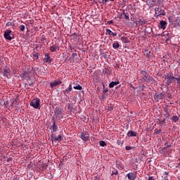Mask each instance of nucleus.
Instances as JSON below:
<instances>
[{"instance_id": "1", "label": "nucleus", "mask_w": 180, "mask_h": 180, "mask_svg": "<svg viewBox=\"0 0 180 180\" xmlns=\"http://www.w3.org/2000/svg\"><path fill=\"white\" fill-rule=\"evenodd\" d=\"M163 77H165V79H166V83H165L166 88H169V85L175 82V77L173 75L172 73H167V75H165Z\"/></svg>"}, {"instance_id": "2", "label": "nucleus", "mask_w": 180, "mask_h": 180, "mask_svg": "<svg viewBox=\"0 0 180 180\" xmlns=\"http://www.w3.org/2000/svg\"><path fill=\"white\" fill-rule=\"evenodd\" d=\"M30 105L34 108V109H39L40 108V100L39 98H34L30 101Z\"/></svg>"}, {"instance_id": "3", "label": "nucleus", "mask_w": 180, "mask_h": 180, "mask_svg": "<svg viewBox=\"0 0 180 180\" xmlns=\"http://www.w3.org/2000/svg\"><path fill=\"white\" fill-rule=\"evenodd\" d=\"M55 116L58 120H61L64 117L63 116V109L61 108L55 109Z\"/></svg>"}, {"instance_id": "4", "label": "nucleus", "mask_w": 180, "mask_h": 180, "mask_svg": "<svg viewBox=\"0 0 180 180\" xmlns=\"http://www.w3.org/2000/svg\"><path fill=\"white\" fill-rule=\"evenodd\" d=\"M4 37L5 39H6V40H12V39H13V37H15V35L13 34H12V31L11 30H6L4 32Z\"/></svg>"}, {"instance_id": "5", "label": "nucleus", "mask_w": 180, "mask_h": 180, "mask_svg": "<svg viewBox=\"0 0 180 180\" xmlns=\"http://www.w3.org/2000/svg\"><path fill=\"white\" fill-rule=\"evenodd\" d=\"M141 75L145 82H148V73L146 70H141Z\"/></svg>"}, {"instance_id": "6", "label": "nucleus", "mask_w": 180, "mask_h": 180, "mask_svg": "<svg viewBox=\"0 0 180 180\" xmlns=\"http://www.w3.org/2000/svg\"><path fill=\"white\" fill-rule=\"evenodd\" d=\"M155 14L158 15V16H165V12L160 8H155Z\"/></svg>"}, {"instance_id": "7", "label": "nucleus", "mask_w": 180, "mask_h": 180, "mask_svg": "<svg viewBox=\"0 0 180 180\" xmlns=\"http://www.w3.org/2000/svg\"><path fill=\"white\" fill-rule=\"evenodd\" d=\"M128 179L129 180H134L137 178V172H129L127 174Z\"/></svg>"}, {"instance_id": "8", "label": "nucleus", "mask_w": 180, "mask_h": 180, "mask_svg": "<svg viewBox=\"0 0 180 180\" xmlns=\"http://www.w3.org/2000/svg\"><path fill=\"white\" fill-rule=\"evenodd\" d=\"M81 139L83 141H88L89 140V134L86 132H82L81 134Z\"/></svg>"}, {"instance_id": "9", "label": "nucleus", "mask_w": 180, "mask_h": 180, "mask_svg": "<svg viewBox=\"0 0 180 180\" xmlns=\"http://www.w3.org/2000/svg\"><path fill=\"white\" fill-rule=\"evenodd\" d=\"M51 137L52 139V141H61V140H63V136H61V134L56 136V135L53 134L52 135H51Z\"/></svg>"}, {"instance_id": "10", "label": "nucleus", "mask_w": 180, "mask_h": 180, "mask_svg": "<svg viewBox=\"0 0 180 180\" xmlns=\"http://www.w3.org/2000/svg\"><path fill=\"white\" fill-rule=\"evenodd\" d=\"M49 50L51 51V53H55V51H57V50H60V46H58V44H55L49 48Z\"/></svg>"}, {"instance_id": "11", "label": "nucleus", "mask_w": 180, "mask_h": 180, "mask_svg": "<svg viewBox=\"0 0 180 180\" xmlns=\"http://www.w3.org/2000/svg\"><path fill=\"white\" fill-rule=\"evenodd\" d=\"M51 61H53V60L50 57V55L49 53H46L45 57L44 58V62L49 63V64H50V63H51Z\"/></svg>"}, {"instance_id": "12", "label": "nucleus", "mask_w": 180, "mask_h": 180, "mask_svg": "<svg viewBox=\"0 0 180 180\" xmlns=\"http://www.w3.org/2000/svg\"><path fill=\"white\" fill-rule=\"evenodd\" d=\"M71 91H72V84H70L69 86L63 91V94L65 95V96H67V95L70 94Z\"/></svg>"}, {"instance_id": "13", "label": "nucleus", "mask_w": 180, "mask_h": 180, "mask_svg": "<svg viewBox=\"0 0 180 180\" xmlns=\"http://www.w3.org/2000/svg\"><path fill=\"white\" fill-rule=\"evenodd\" d=\"M160 29H162L163 30H165L167 29V21L165 20H161L159 25Z\"/></svg>"}, {"instance_id": "14", "label": "nucleus", "mask_w": 180, "mask_h": 180, "mask_svg": "<svg viewBox=\"0 0 180 180\" xmlns=\"http://www.w3.org/2000/svg\"><path fill=\"white\" fill-rule=\"evenodd\" d=\"M164 98V94L162 93L158 94L154 96V99L156 102H160V99Z\"/></svg>"}, {"instance_id": "15", "label": "nucleus", "mask_w": 180, "mask_h": 180, "mask_svg": "<svg viewBox=\"0 0 180 180\" xmlns=\"http://www.w3.org/2000/svg\"><path fill=\"white\" fill-rule=\"evenodd\" d=\"M171 146H172V143L170 142H165V146L161 149L162 153H164V151L166 150L167 148H169V147H171Z\"/></svg>"}, {"instance_id": "16", "label": "nucleus", "mask_w": 180, "mask_h": 180, "mask_svg": "<svg viewBox=\"0 0 180 180\" xmlns=\"http://www.w3.org/2000/svg\"><path fill=\"white\" fill-rule=\"evenodd\" d=\"M105 34H109L110 36H113V37L117 36V33L112 32L109 29H106V33Z\"/></svg>"}, {"instance_id": "17", "label": "nucleus", "mask_w": 180, "mask_h": 180, "mask_svg": "<svg viewBox=\"0 0 180 180\" xmlns=\"http://www.w3.org/2000/svg\"><path fill=\"white\" fill-rule=\"evenodd\" d=\"M60 84H62V82L60 80H57L53 82V83L50 84V86L51 88H54V86H57L58 85H60Z\"/></svg>"}, {"instance_id": "18", "label": "nucleus", "mask_w": 180, "mask_h": 180, "mask_svg": "<svg viewBox=\"0 0 180 180\" xmlns=\"http://www.w3.org/2000/svg\"><path fill=\"white\" fill-rule=\"evenodd\" d=\"M128 137H136L137 136V132L134 131H129L127 133Z\"/></svg>"}, {"instance_id": "19", "label": "nucleus", "mask_w": 180, "mask_h": 180, "mask_svg": "<svg viewBox=\"0 0 180 180\" xmlns=\"http://www.w3.org/2000/svg\"><path fill=\"white\" fill-rule=\"evenodd\" d=\"M116 85H119V81L117 79L115 82H111L109 84V88H114Z\"/></svg>"}, {"instance_id": "20", "label": "nucleus", "mask_w": 180, "mask_h": 180, "mask_svg": "<svg viewBox=\"0 0 180 180\" xmlns=\"http://www.w3.org/2000/svg\"><path fill=\"white\" fill-rule=\"evenodd\" d=\"M143 53L145 56H146L148 58H150L151 57V56H153V53L151 52V51H148L147 49H145Z\"/></svg>"}, {"instance_id": "21", "label": "nucleus", "mask_w": 180, "mask_h": 180, "mask_svg": "<svg viewBox=\"0 0 180 180\" xmlns=\"http://www.w3.org/2000/svg\"><path fill=\"white\" fill-rule=\"evenodd\" d=\"M103 72L107 75H110V74H112V72H110V70L108 68H105L103 70Z\"/></svg>"}, {"instance_id": "22", "label": "nucleus", "mask_w": 180, "mask_h": 180, "mask_svg": "<svg viewBox=\"0 0 180 180\" xmlns=\"http://www.w3.org/2000/svg\"><path fill=\"white\" fill-rule=\"evenodd\" d=\"M57 130H58V127L57 126V124H56V122H53V126H52V131L53 133H56Z\"/></svg>"}, {"instance_id": "23", "label": "nucleus", "mask_w": 180, "mask_h": 180, "mask_svg": "<svg viewBox=\"0 0 180 180\" xmlns=\"http://www.w3.org/2000/svg\"><path fill=\"white\" fill-rule=\"evenodd\" d=\"M122 15L124 16L126 20H130V17H129V13H126L124 10L122 11Z\"/></svg>"}, {"instance_id": "24", "label": "nucleus", "mask_w": 180, "mask_h": 180, "mask_svg": "<svg viewBox=\"0 0 180 180\" xmlns=\"http://www.w3.org/2000/svg\"><path fill=\"white\" fill-rule=\"evenodd\" d=\"M147 20H141V19H139V20H138V22L139 23V25H141V26H143V25H147Z\"/></svg>"}, {"instance_id": "25", "label": "nucleus", "mask_w": 180, "mask_h": 180, "mask_svg": "<svg viewBox=\"0 0 180 180\" xmlns=\"http://www.w3.org/2000/svg\"><path fill=\"white\" fill-rule=\"evenodd\" d=\"M112 47H113V49H119V47H120V45L119 44L118 42H115L112 44Z\"/></svg>"}, {"instance_id": "26", "label": "nucleus", "mask_w": 180, "mask_h": 180, "mask_svg": "<svg viewBox=\"0 0 180 180\" xmlns=\"http://www.w3.org/2000/svg\"><path fill=\"white\" fill-rule=\"evenodd\" d=\"M32 56L34 58V60H39V53H32Z\"/></svg>"}, {"instance_id": "27", "label": "nucleus", "mask_w": 180, "mask_h": 180, "mask_svg": "<svg viewBox=\"0 0 180 180\" xmlns=\"http://www.w3.org/2000/svg\"><path fill=\"white\" fill-rule=\"evenodd\" d=\"M172 119L174 122V123H176V122L179 120V117H178V116L176 115H174Z\"/></svg>"}, {"instance_id": "28", "label": "nucleus", "mask_w": 180, "mask_h": 180, "mask_svg": "<svg viewBox=\"0 0 180 180\" xmlns=\"http://www.w3.org/2000/svg\"><path fill=\"white\" fill-rule=\"evenodd\" d=\"M99 145L101 147H105V146H107V143H106V142H105V141H99Z\"/></svg>"}, {"instance_id": "29", "label": "nucleus", "mask_w": 180, "mask_h": 180, "mask_svg": "<svg viewBox=\"0 0 180 180\" xmlns=\"http://www.w3.org/2000/svg\"><path fill=\"white\" fill-rule=\"evenodd\" d=\"M74 89H77V91H81V89H82V86L79 84H78L77 86H75L73 87Z\"/></svg>"}, {"instance_id": "30", "label": "nucleus", "mask_w": 180, "mask_h": 180, "mask_svg": "<svg viewBox=\"0 0 180 180\" xmlns=\"http://www.w3.org/2000/svg\"><path fill=\"white\" fill-rule=\"evenodd\" d=\"M4 76L5 77H8L9 76V70H8V69H6V70H4Z\"/></svg>"}, {"instance_id": "31", "label": "nucleus", "mask_w": 180, "mask_h": 180, "mask_svg": "<svg viewBox=\"0 0 180 180\" xmlns=\"http://www.w3.org/2000/svg\"><path fill=\"white\" fill-rule=\"evenodd\" d=\"M19 29L21 32H25V27L23 25H20Z\"/></svg>"}, {"instance_id": "32", "label": "nucleus", "mask_w": 180, "mask_h": 180, "mask_svg": "<svg viewBox=\"0 0 180 180\" xmlns=\"http://www.w3.org/2000/svg\"><path fill=\"white\" fill-rule=\"evenodd\" d=\"M103 94H106L109 91L108 88H105V84H103Z\"/></svg>"}, {"instance_id": "33", "label": "nucleus", "mask_w": 180, "mask_h": 180, "mask_svg": "<svg viewBox=\"0 0 180 180\" xmlns=\"http://www.w3.org/2000/svg\"><path fill=\"white\" fill-rule=\"evenodd\" d=\"M119 174V172L117 171V169H114L112 172V175H117Z\"/></svg>"}, {"instance_id": "34", "label": "nucleus", "mask_w": 180, "mask_h": 180, "mask_svg": "<svg viewBox=\"0 0 180 180\" xmlns=\"http://www.w3.org/2000/svg\"><path fill=\"white\" fill-rule=\"evenodd\" d=\"M117 144L118 146H122V145L123 144V141H122V140H120V139H118V140L117 141Z\"/></svg>"}, {"instance_id": "35", "label": "nucleus", "mask_w": 180, "mask_h": 180, "mask_svg": "<svg viewBox=\"0 0 180 180\" xmlns=\"http://www.w3.org/2000/svg\"><path fill=\"white\" fill-rule=\"evenodd\" d=\"M175 81H177V84L179 85L180 86V76L175 77Z\"/></svg>"}, {"instance_id": "36", "label": "nucleus", "mask_w": 180, "mask_h": 180, "mask_svg": "<svg viewBox=\"0 0 180 180\" xmlns=\"http://www.w3.org/2000/svg\"><path fill=\"white\" fill-rule=\"evenodd\" d=\"M167 98H168L169 99H172V95L170 93H167Z\"/></svg>"}, {"instance_id": "37", "label": "nucleus", "mask_w": 180, "mask_h": 180, "mask_svg": "<svg viewBox=\"0 0 180 180\" xmlns=\"http://www.w3.org/2000/svg\"><path fill=\"white\" fill-rule=\"evenodd\" d=\"M176 165V168L180 167V158L179 159V160H177V162Z\"/></svg>"}, {"instance_id": "38", "label": "nucleus", "mask_w": 180, "mask_h": 180, "mask_svg": "<svg viewBox=\"0 0 180 180\" xmlns=\"http://www.w3.org/2000/svg\"><path fill=\"white\" fill-rule=\"evenodd\" d=\"M121 39H122V40L123 41H124L125 43H127V37H122Z\"/></svg>"}, {"instance_id": "39", "label": "nucleus", "mask_w": 180, "mask_h": 180, "mask_svg": "<svg viewBox=\"0 0 180 180\" xmlns=\"http://www.w3.org/2000/svg\"><path fill=\"white\" fill-rule=\"evenodd\" d=\"M133 148L131 146H126L125 147V150H127V151H130V150H131Z\"/></svg>"}, {"instance_id": "40", "label": "nucleus", "mask_w": 180, "mask_h": 180, "mask_svg": "<svg viewBox=\"0 0 180 180\" xmlns=\"http://www.w3.org/2000/svg\"><path fill=\"white\" fill-rule=\"evenodd\" d=\"M107 25H113V20L107 22Z\"/></svg>"}, {"instance_id": "41", "label": "nucleus", "mask_w": 180, "mask_h": 180, "mask_svg": "<svg viewBox=\"0 0 180 180\" xmlns=\"http://www.w3.org/2000/svg\"><path fill=\"white\" fill-rule=\"evenodd\" d=\"M153 79H154V78H153V77H150V75H148V81H153Z\"/></svg>"}, {"instance_id": "42", "label": "nucleus", "mask_w": 180, "mask_h": 180, "mask_svg": "<svg viewBox=\"0 0 180 180\" xmlns=\"http://www.w3.org/2000/svg\"><path fill=\"white\" fill-rule=\"evenodd\" d=\"M70 50L72 53H74V51H75V49L72 48V46H70Z\"/></svg>"}, {"instance_id": "43", "label": "nucleus", "mask_w": 180, "mask_h": 180, "mask_svg": "<svg viewBox=\"0 0 180 180\" xmlns=\"http://www.w3.org/2000/svg\"><path fill=\"white\" fill-rule=\"evenodd\" d=\"M12 25V22H8L7 23H6V26H7L8 27H9V26H11Z\"/></svg>"}, {"instance_id": "44", "label": "nucleus", "mask_w": 180, "mask_h": 180, "mask_svg": "<svg viewBox=\"0 0 180 180\" xmlns=\"http://www.w3.org/2000/svg\"><path fill=\"white\" fill-rule=\"evenodd\" d=\"M68 109H69L70 110V112L72 111V108H71V104H68Z\"/></svg>"}, {"instance_id": "45", "label": "nucleus", "mask_w": 180, "mask_h": 180, "mask_svg": "<svg viewBox=\"0 0 180 180\" xmlns=\"http://www.w3.org/2000/svg\"><path fill=\"white\" fill-rule=\"evenodd\" d=\"M160 124H165V119H163L162 121L160 122Z\"/></svg>"}, {"instance_id": "46", "label": "nucleus", "mask_w": 180, "mask_h": 180, "mask_svg": "<svg viewBox=\"0 0 180 180\" xmlns=\"http://www.w3.org/2000/svg\"><path fill=\"white\" fill-rule=\"evenodd\" d=\"M77 54L76 53H74L72 54V57L75 58V57H77Z\"/></svg>"}, {"instance_id": "47", "label": "nucleus", "mask_w": 180, "mask_h": 180, "mask_svg": "<svg viewBox=\"0 0 180 180\" xmlns=\"http://www.w3.org/2000/svg\"><path fill=\"white\" fill-rule=\"evenodd\" d=\"M108 1H109V0H103V2H101V4H103H103H106V2H108Z\"/></svg>"}, {"instance_id": "48", "label": "nucleus", "mask_w": 180, "mask_h": 180, "mask_svg": "<svg viewBox=\"0 0 180 180\" xmlns=\"http://www.w3.org/2000/svg\"><path fill=\"white\" fill-rule=\"evenodd\" d=\"M11 161H12V158H8L7 159V162H11Z\"/></svg>"}, {"instance_id": "49", "label": "nucleus", "mask_w": 180, "mask_h": 180, "mask_svg": "<svg viewBox=\"0 0 180 180\" xmlns=\"http://www.w3.org/2000/svg\"><path fill=\"white\" fill-rule=\"evenodd\" d=\"M94 180H101V178L98 176H95Z\"/></svg>"}, {"instance_id": "50", "label": "nucleus", "mask_w": 180, "mask_h": 180, "mask_svg": "<svg viewBox=\"0 0 180 180\" xmlns=\"http://www.w3.org/2000/svg\"><path fill=\"white\" fill-rule=\"evenodd\" d=\"M118 18L119 19H122L123 18V13H121Z\"/></svg>"}, {"instance_id": "51", "label": "nucleus", "mask_w": 180, "mask_h": 180, "mask_svg": "<svg viewBox=\"0 0 180 180\" xmlns=\"http://www.w3.org/2000/svg\"><path fill=\"white\" fill-rule=\"evenodd\" d=\"M130 88H132V89H134V86H133V84H129Z\"/></svg>"}, {"instance_id": "52", "label": "nucleus", "mask_w": 180, "mask_h": 180, "mask_svg": "<svg viewBox=\"0 0 180 180\" xmlns=\"http://www.w3.org/2000/svg\"><path fill=\"white\" fill-rule=\"evenodd\" d=\"M162 130L159 129L156 131V134H160V133H161Z\"/></svg>"}, {"instance_id": "53", "label": "nucleus", "mask_w": 180, "mask_h": 180, "mask_svg": "<svg viewBox=\"0 0 180 180\" xmlns=\"http://www.w3.org/2000/svg\"><path fill=\"white\" fill-rule=\"evenodd\" d=\"M108 110H113V107L109 106L108 107Z\"/></svg>"}, {"instance_id": "54", "label": "nucleus", "mask_w": 180, "mask_h": 180, "mask_svg": "<svg viewBox=\"0 0 180 180\" xmlns=\"http://www.w3.org/2000/svg\"><path fill=\"white\" fill-rule=\"evenodd\" d=\"M52 120H53V122H56V117H53L52 118Z\"/></svg>"}, {"instance_id": "55", "label": "nucleus", "mask_w": 180, "mask_h": 180, "mask_svg": "<svg viewBox=\"0 0 180 180\" xmlns=\"http://www.w3.org/2000/svg\"><path fill=\"white\" fill-rule=\"evenodd\" d=\"M30 86H32V85H33V82H31L29 84Z\"/></svg>"}, {"instance_id": "56", "label": "nucleus", "mask_w": 180, "mask_h": 180, "mask_svg": "<svg viewBox=\"0 0 180 180\" xmlns=\"http://www.w3.org/2000/svg\"><path fill=\"white\" fill-rule=\"evenodd\" d=\"M99 4H101V2H103V0L101 1H98Z\"/></svg>"}, {"instance_id": "57", "label": "nucleus", "mask_w": 180, "mask_h": 180, "mask_svg": "<svg viewBox=\"0 0 180 180\" xmlns=\"http://www.w3.org/2000/svg\"><path fill=\"white\" fill-rule=\"evenodd\" d=\"M166 175H168V172H165Z\"/></svg>"}, {"instance_id": "58", "label": "nucleus", "mask_w": 180, "mask_h": 180, "mask_svg": "<svg viewBox=\"0 0 180 180\" xmlns=\"http://www.w3.org/2000/svg\"><path fill=\"white\" fill-rule=\"evenodd\" d=\"M169 153H171V150H169Z\"/></svg>"}, {"instance_id": "59", "label": "nucleus", "mask_w": 180, "mask_h": 180, "mask_svg": "<svg viewBox=\"0 0 180 180\" xmlns=\"http://www.w3.org/2000/svg\"><path fill=\"white\" fill-rule=\"evenodd\" d=\"M179 64H180V60H179Z\"/></svg>"}, {"instance_id": "60", "label": "nucleus", "mask_w": 180, "mask_h": 180, "mask_svg": "<svg viewBox=\"0 0 180 180\" xmlns=\"http://www.w3.org/2000/svg\"><path fill=\"white\" fill-rule=\"evenodd\" d=\"M24 74H26V72H25Z\"/></svg>"}, {"instance_id": "61", "label": "nucleus", "mask_w": 180, "mask_h": 180, "mask_svg": "<svg viewBox=\"0 0 180 180\" xmlns=\"http://www.w3.org/2000/svg\"><path fill=\"white\" fill-rule=\"evenodd\" d=\"M90 1H92V0H90Z\"/></svg>"}]
</instances>
